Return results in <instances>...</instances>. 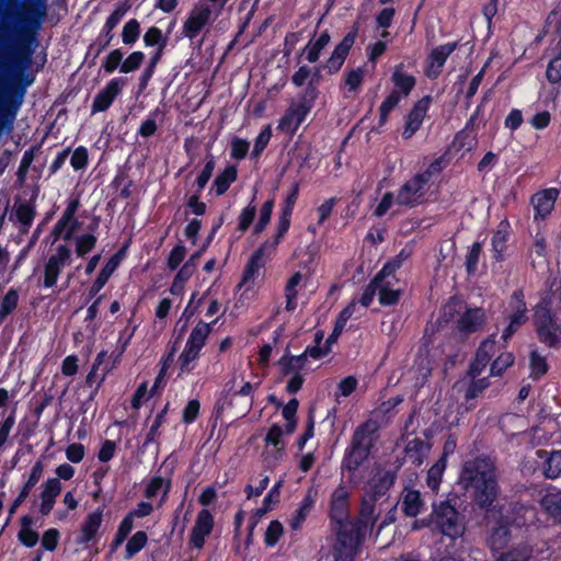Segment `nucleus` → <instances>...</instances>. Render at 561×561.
<instances>
[{
    "label": "nucleus",
    "instance_id": "8fccbe9b",
    "mask_svg": "<svg viewBox=\"0 0 561 561\" xmlns=\"http://www.w3.org/2000/svg\"><path fill=\"white\" fill-rule=\"evenodd\" d=\"M402 98L398 93V91H392L386 100L381 103L379 111H380V124H385L388 119L389 114L391 111L399 104L400 100Z\"/></svg>",
    "mask_w": 561,
    "mask_h": 561
},
{
    "label": "nucleus",
    "instance_id": "052dcab7",
    "mask_svg": "<svg viewBox=\"0 0 561 561\" xmlns=\"http://www.w3.org/2000/svg\"><path fill=\"white\" fill-rule=\"evenodd\" d=\"M273 207H274L273 199L266 201L264 203V205L262 206L261 211H260V219H259L257 224L255 225V229H254L255 233H260L265 229L266 225L271 220Z\"/></svg>",
    "mask_w": 561,
    "mask_h": 561
},
{
    "label": "nucleus",
    "instance_id": "680f3d73",
    "mask_svg": "<svg viewBox=\"0 0 561 561\" xmlns=\"http://www.w3.org/2000/svg\"><path fill=\"white\" fill-rule=\"evenodd\" d=\"M514 362V356L512 353H503L501 354L491 366V375L500 376L507 367H510Z\"/></svg>",
    "mask_w": 561,
    "mask_h": 561
},
{
    "label": "nucleus",
    "instance_id": "cd10ccee",
    "mask_svg": "<svg viewBox=\"0 0 561 561\" xmlns=\"http://www.w3.org/2000/svg\"><path fill=\"white\" fill-rule=\"evenodd\" d=\"M510 224L505 220L501 221L491 238L492 256L496 262L504 257L510 237Z\"/></svg>",
    "mask_w": 561,
    "mask_h": 561
},
{
    "label": "nucleus",
    "instance_id": "09e8293b",
    "mask_svg": "<svg viewBox=\"0 0 561 561\" xmlns=\"http://www.w3.org/2000/svg\"><path fill=\"white\" fill-rule=\"evenodd\" d=\"M561 474V450L552 451L545 467V476L556 479Z\"/></svg>",
    "mask_w": 561,
    "mask_h": 561
},
{
    "label": "nucleus",
    "instance_id": "ddd939ff",
    "mask_svg": "<svg viewBox=\"0 0 561 561\" xmlns=\"http://www.w3.org/2000/svg\"><path fill=\"white\" fill-rule=\"evenodd\" d=\"M79 206V197L69 198L66 209L53 229V234L56 239L62 238L64 240H70L73 237L80 225L76 218Z\"/></svg>",
    "mask_w": 561,
    "mask_h": 561
},
{
    "label": "nucleus",
    "instance_id": "f257e3e1",
    "mask_svg": "<svg viewBox=\"0 0 561 561\" xmlns=\"http://www.w3.org/2000/svg\"><path fill=\"white\" fill-rule=\"evenodd\" d=\"M385 502L369 496H363L359 515L356 522L346 523L337 530V540L334 547L335 561H352L362 540L370 534Z\"/></svg>",
    "mask_w": 561,
    "mask_h": 561
},
{
    "label": "nucleus",
    "instance_id": "7ed1b4c3",
    "mask_svg": "<svg viewBox=\"0 0 561 561\" xmlns=\"http://www.w3.org/2000/svg\"><path fill=\"white\" fill-rule=\"evenodd\" d=\"M369 425L356 430L352 447L346 451L342 462V473L352 485H357L363 478L362 465L366 460L371 444Z\"/></svg>",
    "mask_w": 561,
    "mask_h": 561
},
{
    "label": "nucleus",
    "instance_id": "37998d69",
    "mask_svg": "<svg viewBox=\"0 0 561 561\" xmlns=\"http://www.w3.org/2000/svg\"><path fill=\"white\" fill-rule=\"evenodd\" d=\"M170 490V481L162 477H153L146 486L145 496L147 499L156 497L162 491V502L165 500Z\"/></svg>",
    "mask_w": 561,
    "mask_h": 561
},
{
    "label": "nucleus",
    "instance_id": "f8f14e48",
    "mask_svg": "<svg viewBox=\"0 0 561 561\" xmlns=\"http://www.w3.org/2000/svg\"><path fill=\"white\" fill-rule=\"evenodd\" d=\"M535 324L539 340L549 346H556L561 341V328L551 319L546 307H538L535 311Z\"/></svg>",
    "mask_w": 561,
    "mask_h": 561
},
{
    "label": "nucleus",
    "instance_id": "b1692460",
    "mask_svg": "<svg viewBox=\"0 0 561 561\" xmlns=\"http://www.w3.org/2000/svg\"><path fill=\"white\" fill-rule=\"evenodd\" d=\"M61 482L57 478H49L42 486L39 512L48 515L54 508L56 497L61 492Z\"/></svg>",
    "mask_w": 561,
    "mask_h": 561
},
{
    "label": "nucleus",
    "instance_id": "393cba45",
    "mask_svg": "<svg viewBox=\"0 0 561 561\" xmlns=\"http://www.w3.org/2000/svg\"><path fill=\"white\" fill-rule=\"evenodd\" d=\"M126 11H127L126 8L121 5V7L116 8L114 10V12L107 18V20L105 21V23L102 27V31H101L99 37H98V42H96V45H99V48L96 50L98 54H100L103 49H105L110 45V43L113 38L112 31L122 21V19L126 14Z\"/></svg>",
    "mask_w": 561,
    "mask_h": 561
},
{
    "label": "nucleus",
    "instance_id": "c9c22d12",
    "mask_svg": "<svg viewBox=\"0 0 561 561\" xmlns=\"http://www.w3.org/2000/svg\"><path fill=\"white\" fill-rule=\"evenodd\" d=\"M331 36L328 31L322 32L318 37L312 38L304 48L306 59L313 64L319 60L321 51L329 45Z\"/></svg>",
    "mask_w": 561,
    "mask_h": 561
},
{
    "label": "nucleus",
    "instance_id": "aec40b11",
    "mask_svg": "<svg viewBox=\"0 0 561 561\" xmlns=\"http://www.w3.org/2000/svg\"><path fill=\"white\" fill-rule=\"evenodd\" d=\"M431 104V98L424 96L415 103L405 119L402 137L411 138L421 127Z\"/></svg>",
    "mask_w": 561,
    "mask_h": 561
},
{
    "label": "nucleus",
    "instance_id": "c85d7f7f",
    "mask_svg": "<svg viewBox=\"0 0 561 561\" xmlns=\"http://www.w3.org/2000/svg\"><path fill=\"white\" fill-rule=\"evenodd\" d=\"M43 471H44L43 462L36 461L34 463V466L32 467V470H31V473H30V477H28L26 483L24 484L19 496L14 500V502L12 503V505L9 510L10 515H13L15 513L16 508L27 499L32 488L35 486V484L41 480V478L43 476Z\"/></svg>",
    "mask_w": 561,
    "mask_h": 561
},
{
    "label": "nucleus",
    "instance_id": "de8ad7c7",
    "mask_svg": "<svg viewBox=\"0 0 561 561\" xmlns=\"http://www.w3.org/2000/svg\"><path fill=\"white\" fill-rule=\"evenodd\" d=\"M95 243L96 238L92 233L78 236L75 239L77 255L80 257L84 256L95 247Z\"/></svg>",
    "mask_w": 561,
    "mask_h": 561
},
{
    "label": "nucleus",
    "instance_id": "20e7f679",
    "mask_svg": "<svg viewBox=\"0 0 561 561\" xmlns=\"http://www.w3.org/2000/svg\"><path fill=\"white\" fill-rule=\"evenodd\" d=\"M508 513L507 511L506 514ZM512 513L514 516L505 515L504 520L499 526L494 527L489 536L488 542L494 559L495 554L508 548L511 533L507 524L511 523L517 527H522L535 517L534 508L525 505H514Z\"/></svg>",
    "mask_w": 561,
    "mask_h": 561
},
{
    "label": "nucleus",
    "instance_id": "338daca9",
    "mask_svg": "<svg viewBox=\"0 0 561 561\" xmlns=\"http://www.w3.org/2000/svg\"><path fill=\"white\" fill-rule=\"evenodd\" d=\"M298 409V400L291 399L284 408H283V416L287 421V433H291L295 430V414Z\"/></svg>",
    "mask_w": 561,
    "mask_h": 561
},
{
    "label": "nucleus",
    "instance_id": "72a5a7b5",
    "mask_svg": "<svg viewBox=\"0 0 561 561\" xmlns=\"http://www.w3.org/2000/svg\"><path fill=\"white\" fill-rule=\"evenodd\" d=\"M430 453V445L419 438L411 439L405 446V458L415 466H420Z\"/></svg>",
    "mask_w": 561,
    "mask_h": 561
},
{
    "label": "nucleus",
    "instance_id": "7c9ffc66",
    "mask_svg": "<svg viewBox=\"0 0 561 561\" xmlns=\"http://www.w3.org/2000/svg\"><path fill=\"white\" fill-rule=\"evenodd\" d=\"M485 322V313L480 308L468 309L458 320V329L463 333L478 331Z\"/></svg>",
    "mask_w": 561,
    "mask_h": 561
},
{
    "label": "nucleus",
    "instance_id": "412c9836",
    "mask_svg": "<svg viewBox=\"0 0 561 561\" xmlns=\"http://www.w3.org/2000/svg\"><path fill=\"white\" fill-rule=\"evenodd\" d=\"M456 43H446L434 48L427 59L425 73L430 79H435L439 76L444 64L450 54L456 49Z\"/></svg>",
    "mask_w": 561,
    "mask_h": 561
},
{
    "label": "nucleus",
    "instance_id": "9d476101",
    "mask_svg": "<svg viewBox=\"0 0 561 561\" xmlns=\"http://www.w3.org/2000/svg\"><path fill=\"white\" fill-rule=\"evenodd\" d=\"M275 251V244L264 243L260 249L255 251V253L250 259L242 280L240 283V287L244 288V293L254 291L256 286V280L260 277V272L264 267L267 257Z\"/></svg>",
    "mask_w": 561,
    "mask_h": 561
},
{
    "label": "nucleus",
    "instance_id": "0eeeda50",
    "mask_svg": "<svg viewBox=\"0 0 561 561\" xmlns=\"http://www.w3.org/2000/svg\"><path fill=\"white\" fill-rule=\"evenodd\" d=\"M210 331V324L202 321L192 330L184 350L179 356V366L182 374L190 373L195 368V363Z\"/></svg>",
    "mask_w": 561,
    "mask_h": 561
},
{
    "label": "nucleus",
    "instance_id": "dca6fc26",
    "mask_svg": "<svg viewBox=\"0 0 561 561\" xmlns=\"http://www.w3.org/2000/svg\"><path fill=\"white\" fill-rule=\"evenodd\" d=\"M357 36V27L350 31L343 39L335 46L331 56L323 66L329 73H336L343 66L351 48L353 47Z\"/></svg>",
    "mask_w": 561,
    "mask_h": 561
},
{
    "label": "nucleus",
    "instance_id": "13d9d810",
    "mask_svg": "<svg viewBox=\"0 0 561 561\" xmlns=\"http://www.w3.org/2000/svg\"><path fill=\"white\" fill-rule=\"evenodd\" d=\"M144 42L147 46H156L158 45L161 50L164 48L167 41L162 36V32L160 28L152 26L147 30L144 35Z\"/></svg>",
    "mask_w": 561,
    "mask_h": 561
},
{
    "label": "nucleus",
    "instance_id": "3c124183",
    "mask_svg": "<svg viewBox=\"0 0 561 561\" xmlns=\"http://www.w3.org/2000/svg\"><path fill=\"white\" fill-rule=\"evenodd\" d=\"M134 519L135 518L127 514L121 522L113 541L114 547L121 546L127 539L128 535L134 528Z\"/></svg>",
    "mask_w": 561,
    "mask_h": 561
},
{
    "label": "nucleus",
    "instance_id": "5701e85b",
    "mask_svg": "<svg viewBox=\"0 0 561 561\" xmlns=\"http://www.w3.org/2000/svg\"><path fill=\"white\" fill-rule=\"evenodd\" d=\"M306 282L307 275L301 272H296L288 278L284 288L286 311L293 312L296 310L298 306V291L300 288L305 287Z\"/></svg>",
    "mask_w": 561,
    "mask_h": 561
},
{
    "label": "nucleus",
    "instance_id": "a211bd4d",
    "mask_svg": "<svg viewBox=\"0 0 561 561\" xmlns=\"http://www.w3.org/2000/svg\"><path fill=\"white\" fill-rule=\"evenodd\" d=\"M214 528V517L208 510H202L195 519L194 526L190 534V545L195 549H202L206 538Z\"/></svg>",
    "mask_w": 561,
    "mask_h": 561
},
{
    "label": "nucleus",
    "instance_id": "ea45409f",
    "mask_svg": "<svg viewBox=\"0 0 561 561\" xmlns=\"http://www.w3.org/2000/svg\"><path fill=\"white\" fill-rule=\"evenodd\" d=\"M237 179V169L234 167H227L221 173H219L214 181V188L217 195L225 194L229 186Z\"/></svg>",
    "mask_w": 561,
    "mask_h": 561
},
{
    "label": "nucleus",
    "instance_id": "6e6d98bb",
    "mask_svg": "<svg viewBox=\"0 0 561 561\" xmlns=\"http://www.w3.org/2000/svg\"><path fill=\"white\" fill-rule=\"evenodd\" d=\"M145 59L141 51L131 53L121 65V72L128 73L137 70Z\"/></svg>",
    "mask_w": 561,
    "mask_h": 561
},
{
    "label": "nucleus",
    "instance_id": "a878e982",
    "mask_svg": "<svg viewBox=\"0 0 561 561\" xmlns=\"http://www.w3.org/2000/svg\"><path fill=\"white\" fill-rule=\"evenodd\" d=\"M103 519L102 510L90 513L83 522L80 535L77 539L78 543H88L96 540L98 531Z\"/></svg>",
    "mask_w": 561,
    "mask_h": 561
},
{
    "label": "nucleus",
    "instance_id": "49530a36",
    "mask_svg": "<svg viewBox=\"0 0 561 561\" xmlns=\"http://www.w3.org/2000/svg\"><path fill=\"white\" fill-rule=\"evenodd\" d=\"M147 540L148 537L145 531L135 533L133 537L127 541L125 558L131 559L146 546Z\"/></svg>",
    "mask_w": 561,
    "mask_h": 561
},
{
    "label": "nucleus",
    "instance_id": "a18cd8bd",
    "mask_svg": "<svg viewBox=\"0 0 561 561\" xmlns=\"http://www.w3.org/2000/svg\"><path fill=\"white\" fill-rule=\"evenodd\" d=\"M446 469V460L440 458L436 463H434L427 472V485L434 492H436L439 488L443 473Z\"/></svg>",
    "mask_w": 561,
    "mask_h": 561
},
{
    "label": "nucleus",
    "instance_id": "4d7b16f0",
    "mask_svg": "<svg viewBox=\"0 0 561 561\" xmlns=\"http://www.w3.org/2000/svg\"><path fill=\"white\" fill-rule=\"evenodd\" d=\"M18 293L15 290H9L3 297L0 306V320L11 313L18 305Z\"/></svg>",
    "mask_w": 561,
    "mask_h": 561
},
{
    "label": "nucleus",
    "instance_id": "603ef678",
    "mask_svg": "<svg viewBox=\"0 0 561 561\" xmlns=\"http://www.w3.org/2000/svg\"><path fill=\"white\" fill-rule=\"evenodd\" d=\"M548 370L546 358L540 356L536 351L530 354V376L533 378H540Z\"/></svg>",
    "mask_w": 561,
    "mask_h": 561
},
{
    "label": "nucleus",
    "instance_id": "5fc2aeb1",
    "mask_svg": "<svg viewBox=\"0 0 561 561\" xmlns=\"http://www.w3.org/2000/svg\"><path fill=\"white\" fill-rule=\"evenodd\" d=\"M282 535L283 525L278 520L271 522L264 536V541L266 546L274 547L282 537Z\"/></svg>",
    "mask_w": 561,
    "mask_h": 561
},
{
    "label": "nucleus",
    "instance_id": "c03bdc74",
    "mask_svg": "<svg viewBox=\"0 0 561 561\" xmlns=\"http://www.w3.org/2000/svg\"><path fill=\"white\" fill-rule=\"evenodd\" d=\"M283 434H284L283 428L279 425L274 424L270 428V431L266 435V438H265L266 445L273 446L275 449V451H274L275 460H278L280 458L282 451L284 450V447H285V444L282 440Z\"/></svg>",
    "mask_w": 561,
    "mask_h": 561
},
{
    "label": "nucleus",
    "instance_id": "4c0bfd02",
    "mask_svg": "<svg viewBox=\"0 0 561 561\" xmlns=\"http://www.w3.org/2000/svg\"><path fill=\"white\" fill-rule=\"evenodd\" d=\"M541 506L557 523H561V491L548 492L541 499Z\"/></svg>",
    "mask_w": 561,
    "mask_h": 561
},
{
    "label": "nucleus",
    "instance_id": "4be33fe9",
    "mask_svg": "<svg viewBox=\"0 0 561 561\" xmlns=\"http://www.w3.org/2000/svg\"><path fill=\"white\" fill-rule=\"evenodd\" d=\"M394 481V476L390 471L377 470L365 486V496H371L380 502Z\"/></svg>",
    "mask_w": 561,
    "mask_h": 561
},
{
    "label": "nucleus",
    "instance_id": "1a4fd4ad",
    "mask_svg": "<svg viewBox=\"0 0 561 561\" xmlns=\"http://www.w3.org/2000/svg\"><path fill=\"white\" fill-rule=\"evenodd\" d=\"M400 266V261L387 263L375 277V286L378 291L379 302L383 306H391L399 300L401 288L393 272Z\"/></svg>",
    "mask_w": 561,
    "mask_h": 561
},
{
    "label": "nucleus",
    "instance_id": "2eb2a0df",
    "mask_svg": "<svg viewBox=\"0 0 561 561\" xmlns=\"http://www.w3.org/2000/svg\"><path fill=\"white\" fill-rule=\"evenodd\" d=\"M213 21V11L207 4L194 7L183 24V33L190 39L195 38L201 31Z\"/></svg>",
    "mask_w": 561,
    "mask_h": 561
},
{
    "label": "nucleus",
    "instance_id": "423d86ee",
    "mask_svg": "<svg viewBox=\"0 0 561 561\" xmlns=\"http://www.w3.org/2000/svg\"><path fill=\"white\" fill-rule=\"evenodd\" d=\"M431 523L445 536L456 539L462 536L465 524L456 508L444 501L433 506Z\"/></svg>",
    "mask_w": 561,
    "mask_h": 561
},
{
    "label": "nucleus",
    "instance_id": "bf43d9fd",
    "mask_svg": "<svg viewBox=\"0 0 561 561\" xmlns=\"http://www.w3.org/2000/svg\"><path fill=\"white\" fill-rule=\"evenodd\" d=\"M481 252H482L481 243L474 242L469 250V253L467 255V261H466L467 271L469 274H473L477 271Z\"/></svg>",
    "mask_w": 561,
    "mask_h": 561
},
{
    "label": "nucleus",
    "instance_id": "f3484780",
    "mask_svg": "<svg viewBox=\"0 0 561 561\" xmlns=\"http://www.w3.org/2000/svg\"><path fill=\"white\" fill-rule=\"evenodd\" d=\"M348 499L350 493L347 489L343 485L337 486L331 495L330 516L331 519L339 525L336 531L341 530L346 523H350Z\"/></svg>",
    "mask_w": 561,
    "mask_h": 561
},
{
    "label": "nucleus",
    "instance_id": "4468645a",
    "mask_svg": "<svg viewBox=\"0 0 561 561\" xmlns=\"http://www.w3.org/2000/svg\"><path fill=\"white\" fill-rule=\"evenodd\" d=\"M70 256L71 250L67 245L60 244L56 248L55 253L49 256L44 268V286L46 288H50L56 284L61 270L68 264Z\"/></svg>",
    "mask_w": 561,
    "mask_h": 561
},
{
    "label": "nucleus",
    "instance_id": "864d4df0",
    "mask_svg": "<svg viewBox=\"0 0 561 561\" xmlns=\"http://www.w3.org/2000/svg\"><path fill=\"white\" fill-rule=\"evenodd\" d=\"M139 23L136 20H129L123 27L122 39L124 44H134L139 37Z\"/></svg>",
    "mask_w": 561,
    "mask_h": 561
},
{
    "label": "nucleus",
    "instance_id": "9b49d317",
    "mask_svg": "<svg viewBox=\"0 0 561 561\" xmlns=\"http://www.w3.org/2000/svg\"><path fill=\"white\" fill-rule=\"evenodd\" d=\"M508 325L502 334V339L507 341L524 323L527 322V306L524 301L522 291H515L507 307Z\"/></svg>",
    "mask_w": 561,
    "mask_h": 561
},
{
    "label": "nucleus",
    "instance_id": "6ab92c4d",
    "mask_svg": "<svg viewBox=\"0 0 561 561\" xmlns=\"http://www.w3.org/2000/svg\"><path fill=\"white\" fill-rule=\"evenodd\" d=\"M126 84L125 78H113L107 84L95 95L92 104V113L106 111L116 96L122 92Z\"/></svg>",
    "mask_w": 561,
    "mask_h": 561
},
{
    "label": "nucleus",
    "instance_id": "bb28decb",
    "mask_svg": "<svg viewBox=\"0 0 561 561\" xmlns=\"http://www.w3.org/2000/svg\"><path fill=\"white\" fill-rule=\"evenodd\" d=\"M558 194L559 192L556 188L545 190L535 194L531 199L535 209V217H547L554 207Z\"/></svg>",
    "mask_w": 561,
    "mask_h": 561
},
{
    "label": "nucleus",
    "instance_id": "c756f323",
    "mask_svg": "<svg viewBox=\"0 0 561 561\" xmlns=\"http://www.w3.org/2000/svg\"><path fill=\"white\" fill-rule=\"evenodd\" d=\"M404 208V205L399 203V194L398 192H386L377 206L374 209V216L383 217L387 214L394 216Z\"/></svg>",
    "mask_w": 561,
    "mask_h": 561
},
{
    "label": "nucleus",
    "instance_id": "f704fd0d",
    "mask_svg": "<svg viewBox=\"0 0 561 561\" xmlns=\"http://www.w3.org/2000/svg\"><path fill=\"white\" fill-rule=\"evenodd\" d=\"M533 549L527 543H519L508 547L495 554V561H528L531 557Z\"/></svg>",
    "mask_w": 561,
    "mask_h": 561
},
{
    "label": "nucleus",
    "instance_id": "79ce46f5",
    "mask_svg": "<svg viewBox=\"0 0 561 561\" xmlns=\"http://www.w3.org/2000/svg\"><path fill=\"white\" fill-rule=\"evenodd\" d=\"M365 77V70L362 67L345 72L344 87L347 94H355L360 90Z\"/></svg>",
    "mask_w": 561,
    "mask_h": 561
},
{
    "label": "nucleus",
    "instance_id": "39448f33",
    "mask_svg": "<svg viewBox=\"0 0 561 561\" xmlns=\"http://www.w3.org/2000/svg\"><path fill=\"white\" fill-rule=\"evenodd\" d=\"M319 95L318 88L312 80L299 101L293 102L278 122L277 128L286 134H295L298 127L305 122Z\"/></svg>",
    "mask_w": 561,
    "mask_h": 561
},
{
    "label": "nucleus",
    "instance_id": "e2e57ef3",
    "mask_svg": "<svg viewBox=\"0 0 561 561\" xmlns=\"http://www.w3.org/2000/svg\"><path fill=\"white\" fill-rule=\"evenodd\" d=\"M160 58H161V47L158 48V50L154 53V55L150 58V61H149L147 68L145 69V71L141 75V78H140V88L141 89H146V87L148 85V82L152 78L154 70H156V66L159 62Z\"/></svg>",
    "mask_w": 561,
    "mask_h": 561
},
{
    "label": "nucleus",
    "instance_id": "0e129e2a",
    "mask_svg": "<svg viewBox=\"0 0 561 561\" xmlns=\"http://www.w3.org/2000/svg\"><path fill=\"white\" fill-rule=\"evenodd\" d=\"M272 137V129L271 126H265L259 134V136L255 139L254 148L252 154L254 157H259L261 152L266 148L267 144L270 142Z\"/></svg>",
    "mask_w": 561,
    "mask_h": 561
},
{
    "label": "nucleus",
    "instance_id": "774afa93",
    "mask_svg": "<svg viewBox=\"0 0 561 561\" xmlns=\"http://www.w3.org/2000/svg\"><path fill=\"white\" fill-rule=\"evenodd\" d=\"M256 213V207L253 204L248 205L245 208L242 209L240 216H239V224L238 229L240 231H245L251 224L254 220Z\"/></svg>",
    "mask_w": 561,
    "mask_h": 561
},
{
    "label": "nucleus",
    "instance_id": "58836bf2",
    "mask_svg": "<svg viewBox=\"0 0 561 561\" xmlns=\"http://www.w3.org/2000/svg\"><path fill=\"white\" fill-rule=\"evenodd\" d=\"M422 507L421 494L415 490L405 491L402 500L403 512L411 517H415Z\"/></svg>",
    "mask_w": 561,
    "mask_h": 561
},
{
    "label": "nucleus",
    "instance_id": "e433bc0d",
    "mask_svg": "<svg viewBox=\"0 0 561 561\" xmlns=\"http://www.w3.org/2000/svg\"><path fill=\"white\" fill-rule=\"evenodd\" d=\"M329 353V347H322L320 345H316L312 347H308L304 354L300 356L291 357L286 365V373L290 370H299L304 367L306 358L309 356L313 359H319L325 356Z\"/></svg>",
    "mask_w": 561,
    "mask_h": 561
},
{
    "label": "nucleus",
    "instance_id": "f03ea898",
    "mask_svg": "<svg viewBox=\"0 0 561 561\" xmlns=\"http://www.w3.org/2000/svg\"><path fill=\"white\" fill-rule=\"evenodd\" d=\"M460 481L481 507H489L497 495V483L493 465L486 459L467 461Z\"/></svg>",
    "mask_w": 561,
    "mask_h": 561
},
{
    "label": "nucleus",
    "instance_id": "a19ab883",
    "mask_svg": "<svg viewBox=\"0 0 561 561\" xmlns=\"http://www.w3.org/2000/svg\"><path fill=\"white\" fill-rule=\"evenodd\" d=\"M118 266V262L115 257H112L108 260V262L104 265V267L101 270L99 276L94 280L93 285L90 288V294L95 295L98 294L104 285L107 283L108 278L112 276V274L115 272V270Z\"/></svg>",
    "mask_w": 561,
    "mask_h": 561
},
{
    "label": "nucleus",
    "instance_id": "2f4dec72",
    "mask_svg": "<svg viewBox=\"0 0 561 561\" xmlns=\"http://www.w3.org/2000/svg\"><path fill=\"white\" fill-rule=\"evenodd\" d=\"M391 81L394 84L393 91H398L401 98L408 96L415 85V78L403 71V65L394 67Z\"/></svg>",
    "mask_w": 561,
    "mask_h": 561
},
{
    "label": "nucleus",
    "instance_id": "6e6552de",
    "mask_svg": "<svg viewBox=\"0 0 561 561\" xmlns=\"http://www.w3.org/2000/svg\"><path fill=\"white\" fill-rule=\"evenodd\" d=\"M432 184L427 183V174H414L403 182L397 190L399 203L404 208H414L422 205L431 192Z\"/></svg>",
    "mask_w": 561,
    "mask_h": 561
},
{
    "label": "nucleus",
    "instance_id": "69168bd1",
    "mask_svg": "<svg viewBox=\"0 0 561 561\" xmlns=\"http://www.w3.org/2000/svg\"><path fill=\"white\" fill-rule=\"evenodd\" d=\"M123 53L121 49L112 50L105 58L102 67L106 73H113L123 62Z\"/></svg>",
    "mask_w": 561,
    "mask_h": 561
},
{
    "label": "nucleus",
    "instance_id": "473e14b6",
    "mask_svg": "<svg viewBox=\"0 0 561 561\" xmlns=\"http://www.w3.org/2000/svg\"><path fill=\"white\" fill-rule=\"evenodd\" d=\"M317 492L312 489L308 490L295 515L290 518L289 525L294 530H298L304 524L306 517L311 512L316 502Z\"/></svg>",
    "mask_w": 561,
    "mask_h": 561
}]
</instances>
